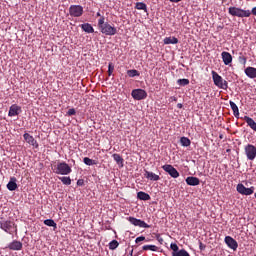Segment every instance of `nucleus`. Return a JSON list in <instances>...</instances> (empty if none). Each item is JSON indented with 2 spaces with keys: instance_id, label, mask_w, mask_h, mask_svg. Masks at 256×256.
<instances>
[{
  "instance_id": "obj_31",
  "label": "nucleus",
  "mask_w": 256,
  "mask_h": 256,
  "mask_svg": "<svg viewBox=\"0 0 256 256\" xmlns=\"http://www.w3.org/2000/svg\"><path fill=\"white\" fill-rule=\"evenodd\" d=\"M119 247V242L117 240H112L110 243H109V249L111 251H115V249H117Z\"/></svg>"
},
{
  "instance_id": "obj_46",
  "label": "nucleus",
  "mask_w": 256,
  "mask_h": 256,
  "mask_svg": "<svg viewBox=\"0 0 256 256\" xmlns=\"http://www.w3.org/2000/svg\"><path fill=\"white\" fill-rule=\"evenodd\" d=\"M234 117L239 118V108L236 110H233Z\"/></svg>"
},
{
  "instance_id": "obj_25",
  "label": "nucleus",
  "mask_w": 256,
  "mask_h": 256,
  "mask_svg": "<svg viewBox=\"0 0 256 256\" xmlns=\"http://www.w3.org/2000/svg\"><path fill=\"white\" fill-rule=\"evenodd\" d=\"M135 9H138L139 11H145V13H147V4L144 2H137Z\"/></svg>"
},
{
  "instance_id": "obj_8",
  "label": "nucleus",
  "mask_w": 256,
  "mask_h": 256,
  "mask_svg": "<svg viewBox=\"0 0 256 256\" xmlns=\"http://www.w3.org/2000/svg\"><path fill=\"white\" fill-rule=\"evenodd\" d=\"M131 96L135 101H143V99H147V91L143 89H134L131 92Z\"/></svg>"
},
{
  "instance_id": "obj_43",
  "label": "nucleus",
  "mask_w": 256,
  "mask_h": 256,
  "mask_svg": "<svg viewBox=\"0 0 256 256\" xmlns=\"http://www.w3.org/2000/svg\"><path fill=\"white\" fill-rule=\"evenodd\" d=\"M77 185H78V187H83V186L85 185V180L79 179V180L77 181Z\"/></svg>"
},
{
  "instance_id": "obj_9",
  "label": "nucleus",
  "mask_w": 256,
  "mask_h": 256,
  "mask_svg": "<svg viewBox=\"0 0 256 256\" xmlns=\"http://www.w3.org/2000/svg\"><path fill=\"white\" fill-rule=\"evenodd\" d=\"M70 17H81L83 15V6L81 5H71L69 7Z\"/></svg>"
},
{
  "instance_id": "obj_38",
  "label": "nucleus",
  "mask_w": 256,
  "mask_h": 256,
  "mask_svg": "<svg viewBox=\"0 0 256 256\" xmlns=\"http://www.w3.org/2000/svg\"><path fill=\"white\" fill-rule=\"evenodd\" d=\"M170 249L172 250V253H177L179 251V246L175 243H172L170 245Z\"/></svg>"
},
{
  "instance_id": "obj_39",
  "label": "nucleus",
  "mask_w": 256,
  "mask_h": 256,
  "mask_svg": "<svg viewBox=\"0 0 256 256\" xmlns=\"http://www.w3.org/2000/svg\"><path fill=\"white\" fill-rule=\"evenodd\" d=\"M105 25V17H101L99 20H98V27L99 29H101L102 27H104Z\"/></svg>"
},
{
  "instance_id": "obj_47",
  "label": "nucleus",
  "mask_w": 256,
  "mask_h": 256,
  "mask_svg": "<svg viewBox=\"0 0 256 256\" xmlns=\"http://www.w3.org/2000/svg\"><path fill=\"white\" fill-rule=\"evenodd\" d=\"M171 3H181L182 0H169Z\"/></svg>"
},
{
  "instance_id": "obj_34",
  "label": "nucleus",
  "mask_w": 256,
  "mask_h": 256,
  "mask_svg": "<svg viewBox=\"0 0 256 256\" xmlns=\"http://www.w3.org/2000/svg\"><path fill=\"white\" fill-rule=\"evenodd\" d=\"M83 161H84L85 165H89V166H91V165H97V162H96L95 160L89 158V157H85V158L83 159Z\"/></svg>"
},
{
  "instance_id": "obj_16",
  "label": "nucleus",
  "mask_w": 256,
  "mask_h": 256,
  "mask_svg": "<svg viewBox=\"0 0 256 256\" xmlns=\"http://www.w3.org/2000/svg\"><path fill=\"white\" fill-rule=\"evenodd\" d=\"M186 183H187V185H190L191 187H197V185H200L201 180H199V178L194 177V176H188L186 178Z\"/></svg>"
},
{
  "instance_id": "obj_35",
  "label": "nucleus",
  "mask_w": 256,
  "mask_h": 256,
  "mask_svg": "<svg viewBox=\"0 0 256 256\" xmlns=\"http://www.w3.org/2000/svg\"><path fill=\"white\" fill-rule=\"evenodd\" d=\"M177 83L180 85V87H185L189 85V79H186V78L178 79Z\"/></svg>"
},
{
  "instance_id": "obj_20",
  "label": "nucleus",
  "mask_w": 256,
  "mask_h": 256,
  "mask_svg": "<svg viewBox=\"0 0 256 256\" xmlns=\"http://www.w3.org/2000/svg\"><path fill=\"white\" fill-rule=\"evenodd\" d=\"M8 191H15L17 189V178L12 177L7 184Z\"/></svg>"
},
{
  "instance_id": "obj_45",
  "label": "nucleus",
  "mask_w": 256,
  "mask_h": 256,
  "mask_svg": "<svg viewBox=\"0 0 256 256\" xmlns=\"http://www.w3.org/2000/svg\"><path fill=\"white\" fill-rule=\"evenodd\" d=\"M206 245L205 244H203V242H199V249H200V251H205V249H206Z\"/></svg>"
},
{
  "instance_id": "obj_28",
  "label": "nucleus",
  "mask_w": 256,
  "mask_h": 256,
  "mask_svg": "<svg viewBox=\"0 0 256 256\" xmlns=\"http://www.w3.org/2000/svg\"><path fill=\"white\" fill-rule=\"evenodd\" d=\"M180 143H181L182 147H189V145H191V140L187 137H181Z\"/></svg>"
},
{
  "instance_id": "obj_15",
  "label": "nucleus",
  "mask_w": 256,
  "mask_h": 256,
  "mask_svg": "<svg viewBox=\"0 0 256 256\" xmlns=\"http://www.w3.org/2000/svg\"><path fill=\"white\" fill-rule=\"evenodd\" d=\"M144 177L145 179H149V181H159L161 179V177H159V175L150 172L148 170H144Z\"/></svg>"
},
{
  "instance_id": "obj_5",
  "label": "nucleus",
  "mask_w": 256,
  "mask_h": 256,
  "mask_svg": "<svg viewBox=\"0 0 256 256\" xmlns=\"http://www.w3.org/2000/svg\"><path fill=\"white\" fill-rule=\"evenodd\" d=\"M13 227H15V223L11 220L0 221V229H2V231H5V233H9V235H13V232L11 231Z\"/></svg>"
},
{
  "instance_id": "obj_10",
  "label": "nucleus",
  "mask_w": 256,
  "mask_h": 256,
  "mask_svg": "<svg viewBox=\"0 0 256 256\" xmlns=\"http://www.w3.org/2000/svg\"><path fill=\"white\" fill-rule=\"evenodd\" d=\"M162 169H163V171L168 173V175H170V177H172V179H177L179 177V171H177L175 169V167H173V165H171V164L163 165Z\"/></svg>"
},
{
  "instance_id": "obj_40",
  "label": "nucleus",
  "mask_w": 256,
  "mask_h": 256,
  "mask_svg": "<svg viewBox=\"0 0 256 256\" xmlns=\"http://www.w3.org/2000/svg\"><path fill=\"white\" fill-rule=\"evenodd\" d=\"M229 103L232 111H236L237 109H239V107H237V104H235V102L230 100Z\"/></svg>"
},
{
  "instance_id": "obj_32",
  "label": "nucleus",
  "mask_w": 256,
  "mask_h": 256,
  "mask_svg": "<svg viewBox=\"0 0 256 256\" xmlns=\"http://www.w3.org/2000/svg\"><path fill=\"white\" fill-rule=\"evenodd\" d=\"M127 75L128 77H139L141 74L136 69H132L127 71Z\"/></svg>"
},
{
  "instance_id": "obj_49",
  "label": "nucleus",
  "mask_w": 256,
  "mask_h": 256,
  "mask_svg": "<svg viewBox=\"0 0 256 256\" xmlns=\"http://www.w3.org/2000/svg\"><path fill=\"white\" fill-rule=\"evenodd\" d=\"M252 15H256V7L252 9Z\"/></svg>"
},
{
  "instance_id": "obj_17",
  "label": "nucleus",
  "mask_w": 256,
  "mask_h": 256,
  "mask_svg": "<svg viewBox=\"0 0 256 256\" xmlns=\"http://www.w3.org/2000/svg\"><path fill=\"white\" fill-rule=\"evenodd\" d=\"M221 56L224 65H231V63H233V56H231V53L222 52Z\"/></svg>"
},
{
  "instance_id": "obj_44",
  "label": "nucleus",
  "mask_w": 256,
  "mask_h": 256,
  "mask_svg": "<svg viewBox=\"0 0 256 256\" xmlns=\"http://www.w3.org/2000/svg\"><path fill=\"white\" fill-rule=\"evenodd\" d=\"M141 241H145V236H139L136 238L135 243H141Z\"/></svg>"
},
{
  "instance_id": "obj_21",
  "label": "nucleus",
  "mask_w": 256,
  "mask_h": 256,
  "mask_svg": "<svg viewBox=\"0 0 256 256\" xmlns=\"http://www.w3.org/2000/svg\"><path fill=\"white\" fill-rule=\"evenodd\" d=\"M177 43H179V39L175 36L164 38V45H177Z\"/></svg>"
},
{
  "instance_id": "obj_24",
  "label": "nucleus",
  "mask_w": 256,
  "mask_h": 256,
  "mask_svg": "<svg viewBox=\"0 0 256 256\" xmlns=\"http://www.w3.org/2000/svg\"><path fill=\"white\" fill-rule=\"evenodd\" d=\"M137 197L140 201H149L151 199V196L143 191L138 192Z\"/></svg>"
},
{
  "instance_id": "obj_1",
  "label": "nucleus",
  "mask_w": 256,
  "mask_h": 256,
  "mask_svg": "<svg viewBox=\"0 0 256 256\" xmlns=\"http://www.w3.org/2000/svg\"><path fill=\"white\" fill-rule=\"evenodd\" d=\"M212 79L214 81V85H216V87H218L219 89H228L229 84L227 83V80H224L223 77L218 75V73L214 70L212 71Z\"/></svg>"
},
{
  "instance_id": "obj_2",
  "label": "nucleus",
  "mask_w": 256,
  "mask_h": 256,
  "mask_svg": "<svg viewBox=\"0 0 256 256\" xmlns=\"http://www.w3.org/2000/svg\"><path fill=\"white\" fill-rule=\"evenodd\" d=\"M228 13L232 15V17H251V11L250 10H243L241 8L237 7H230L228 9Z\"/></svg>"
},
{
  "instance_id": "obj_37",
  "label": "nucleus",
  "mask_w": 256,
  "mask_h": 256,
  "mask_svg": "<svg viewBox=\"0 0 256 256\" xmlns=\"http://www.w3.org/2000/svg\"><path fill=\"white\" fill-rule=\"evenodd\" d=\"M238 61H239V63H241V65H246V63H247V57H245V56H243V55H240V56L238 57Z\"/></svg>"
},
{
  "instance_id": "obj_11",
  "label": "nucleus",
  "mask_w": 256,
  "mask_h": 256,
  "mask_svg": "<svg viewBox=\"0 0 256 256\" xmlns=\"http://www.w3.org/2000/svg\"><path fill=\"white\" fill-rule=\"evenodd\" d=\"M128 221L134 225L135 227H142L143 229H149L151 226H149L145 221L141 219H137L135 217H128Z\"/></svg>"
},
{
  "instance_id": "obj_22",
  "label": "nucleus",
  "mask_w": 256,
  "mask_h": 256,
  "mask_svg": "<svg viewBox=\"0 0 256 256\" xmlns=\"http://www.w3.org/2000/svg\"><path fill=\"white\" fill-rule=\"evenodd\" d=\"M244 121L249 125L250 129L256 132V122L249 116H244Z\"/></svg>"
},
{
  "instance_id": "obj_26",
  "label": "nucleus",
  "mask_w": 256,
  "mask_h": 256,
  "mask_svg": "<svg viewBox=\"0 0 256 256\" xmlns=\"http://www.w3.org/2000/svg\"><path fill=\"white\" fill-rule=\"evenodd\" d=\"M44 225H46L47 227H53L54 230L57 229V223H55V220L53 219L44 220Z\"/></svg>"
},
{
  "instance_id": "obj_36",
  "label": "nucleus",
  "mask_w": 256,
  "mask_h": 256,
  "mask_svg": "<svg viewBox=\"0 0 256 256\" xmlns=\"http://www.w3.org/2000/svg\"><path fill=\"white\" fill-rule=\"evenodd\" d=\"M113 71H115V66H113V63H109L108 65V75L111 77L113 75Z\"/></svg>"
},
{
  "instance_id": "obj_27",
  "label": "nucleus",
  "mask_w": 256,
  "mask_h": 256,
  "mask_svg": "<svg viewBox=\"0 0 256 256\" xmlns=\"http://www.w3.org/2000/svg\"><path fill=\"white\" fill-rule=\"evenodd\" d=\"M114 161L117 163V165H121V167H123V157H121V155L119 154H113L112 155Z\"/></svg>"
},
{
  "instance_id": "obj_23",
  "label": "nucleus",
  "mask_w": 256,
  "mask_h": 256,
  "mask_svg": "<svg viewBox=\"0 0 256 256\" xmlns=\"http://www.w3.org/2000/svg\"><path fill=\"white\" fill-rule=\"evenodd\" d=\"M81 29L85 31V33H95V29L89 23H84L80 25Z\"/></svg>"
},
{
  "instance_id": "obj_6",
  "label": "nucleus",
  "mask_w": 256,
  "mask_h": 256,
  "mask_svg": "<svg viewBox=\"0 0 256 256\" xmlns=\"http://www.w3.org/2000/svg\"><path fill=\"white\" fill-rule=\"evenodd\" d=\"M236 190L238 193H240V195H246V196L253 195V193H255V187L252 186L250 188H247L245 187V185L241 183L237 184Z\"/></svg>"
},
{
  "instance_id": "obj_51",
  "label": "nucleus",
  "mask_w": 256,
  "mask_h": 256,
  "mask_svg": "<svg viewBox=\"0 0 256 256\" xmlns=\"http://www.w3.org/2000/svg\"><path fill=\"white\" fill-rule=\"evenodd\" d=\"M130 256H133V249L130 251Z\"/></svg>"
},
{
  "instance_id": "obj_41",
  "label": "nucleus",
  "mask_w": 256,
  "mask_h": 256,
  "mask_svg": "<svg viewBox=\"0 0 256 256\" xmlns=\"http://www.w3.org/2000/svg\"><path fill=\"white\" fill-rule=\"evenodd\" d=\"M76 114H77V111H75V108L69 109V110L67 111V115H68L69 117H72V115H76Z\"/></svg>"
},
{
  "instance_id": "obj_13",
  "label": "nucleus",
  "mask_w": 256,
  "mask_h": 256,
  "mask_svg": "<svg viewBox=\"0 0 256 256\" xmlns=\"http://www.w3.org/2000/svg\"><path fill=\"white\" fill-rule=\"evenodd\" d=\"M23 138L26 143L32 145V147H34L35 149H39V143H37V140H35V138L31 134L24 133Z\"/></svg>"
},
{
  "instance_id": "obj_4",
  "label": "nucleus",
  "mask_w": 256,
  "mask_h": 256,
  "mask_svg": "<svg viewBox=\"0 0 256 256\" xmlns=\"http://www.w3.org/2000/svg\"><path fill=\"white\" fill-rule=\"evenodd\" d=\"M245 155L248 161H255L256 158V147L252 144H248L244 148Z\"/></svg>"
},
{
  "instance_id": "obj_42",
  "label": "nucleus",
  "mask_w": 256,
  "mask_h": 256,
  "mask_svg": "<svg viewBox=\"0 0 256 256\" xmlns=\"http://www.w3.org/2000/svg\"><path fill=\"white\" fill-rule=\"evenodd\" d=\"M156 240L158 241V243H160V245H163V237H161V234H156Z\"/></svg>"
},
{
  "instance_id": "obj_7",
  "label": "nucleus",
  "mask_w": 256,
  "mask_h": 256,
  "mask_svg": "<svg viewBox=\"0 0 256 256\" xmlns=\"http://www.w3.org/2000/svg\"><path fill=\"white\" fill-rule=\"evenodd\" d=\"M101 33H103V35H108V36H113V35H117V28H115V26H111V24L109 23H105L104 26H102L100 28Z\"/></svg>"
},
{
  "instance_id": "obj_12",
  "label": "nucleus",
  "mask_w": 256,
  "mask_h": 256,
  "mask_svg": "<svg viewBox=\"0 0 256 256\" xmlns=\"http://www.w3.org/2000/svg\"><path fill=\"white\" fill-rule=\"evenodd\" d=\"M224 241L226 245L229 247V249H232L233 251H237V248L239 247V243H237V240H235L231 236H226Z\"/></svg>"
},
{
  "instance_id": "obj_29",
  "label": "nucleus",
  "mask_w": 256,
  "mask_h": 256,
  "mask_svg": "<svg viewBox=\"0 0 256 256\" xmlns=\"http://www.w3.org/2000/svg\"><path fill=\"white\" fill-rule=\"evenodd\" d=\"M142 249L143 251H159V247L155 245H144Z\"/></svg>"
},
{
  "instance_id": "obj_19",
  "label": "nucleus",
  "mask_w": 256,
  "mask_h": 256,
  "mask_svg": "<svg viewBox=\"0 0 256 256\" xmlns=\"http://www.w3.org/2000/svg\"><path fill=\"white\" fill-rule=\"evenodd\" d=\"M19 111H21V107L17 105H12L9 109L8 115L9 117H15L19 115Z\"/></svg>"
},
{
  "instance_id": "obj_18",
  "label": "nucleus",
  "mask_w": 256,
  "mask_h": 256,
  "mask_svg": "<svg viewBox=\"0 0 256 256\" xmlns=\"http://www.w3.org/2000/svg\"><path fill=\"white\" fill-rule=\"evenodd\" d=\"M244 73H245V75H247L249 77V79H256V68L255 67L248 66L244 70Z\"/></svg>"
},
{
  "instance_id": "obj_14",
  "label": "nucleus",
  "mask_w": 256,
  "mask_h": 256,
  "mask_svg": "<svg viewBox=\"0 0 256 256\" xmlns=\"http://www.w3.org/2000/svg\"><path fill=\"white\" fill-rule=\"evenodd\" d=\"M8 249H10V251H21L23 249V243H21V241L14 240L8 244Z\"/></svg>"
},
{
  "instance_id": "obj_53",
  "label": "nucleus",
  "mask_w": 256,
  "mask_h": 256,
  "mask_svg": "<svg viewBox=\"0 0 256 256\" xmlns=\"http://www.w3.org/2000/svg\"><path fill=\"white\" fill-rule=\"evenodd\" d=\"M222 1H227V0H222Z\"/></svg>"
},
{
  "instance_id": "obj_3",
  "label": "nucleus",
  "mask_w": 256,
  "mask_h": 256,
  "mask_svg": "<svg viewBox=\"0 0 256 256\" xmlns=\"http://www.w3.org/2000/svg\"><path fill=\"white\" fill-rule=\"evenodd\" d=\"M72 169L67 162H60L56 166V170L54 171L56 175H69Z\"/></svg>"
},
{
  "instance_id": "obj_30",
  "label": "nucleus",
  "mask_w": 256,
  "mask_h": 256,
  "mask_svg": "<svg viewBox=\"0 0 256 256\" xmlns=\"http://www.w3.org/2000/svg\"><path fill=\"white\" fill-rule=\"evenodd\" d=\"M172 256H191V255H189V252H187V250L181 249L175 253H172Z\"/></svg>"
},
{
  "instance_id": "obj_48",
  "label": "nucleus",
  "mask_w": 256,
  "mask_h": 256,
  "mask_svg": "<svg viewBox=\"0 0 256 256\" xmlns=\"http://www.w3.org/2000/svg\"><path fill=\"white\" fill-rule=\"evenodd\" d=\"M177 107H178V109H183V104L178 103V104H177Z\"/></svg>"
},
{
  "instance_id": "obj_52",
  "label": "nucleus",
  "mask_w": 256,
  "mask_h": 256,
  "mask_svg": "<svg viewBox=\"0 0 256 256\" xmlns=\"http://www.w3.org/2000/svg\"><path fill=\"white\" fill-rule=\"evenodd\" d=\"M219 138H220V139H223V134H220Z\"/></svg>"
},
{
  "instance_id": "obj_50",
  "label": "nucleus",
  "mask_w": 256,
  "mask_h": 256,
  "mask_svg": "<svg viewBox=\"0 0 256 256\" xmlns=\"http://www.w3.org/2000/svg\"><path fill=\"white\" fill-rule=\"evenodd\" d=\"M96 17H101V13L97 12Z\"/></svg>"
},
{
  "instance_id": "obj_33",
  "label": "nucleus",
  "mask_w": 256,
  "mask_h": 256,
  "mask_svg": "<svg viewBox=\"0 0 256 256\" xmlns=\"http://www.w3.org/2000/svg\"><path fill=\"white\" fill-rule=\"evenodd\" d=\"M59 180L63 183V185H71V177L63 176L59 177Z\"/></svg>"
}]
</instances>
